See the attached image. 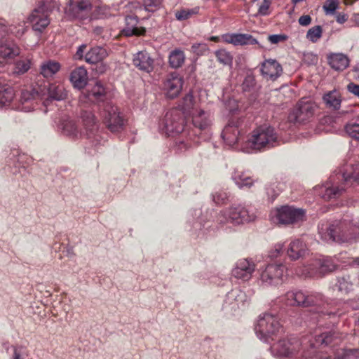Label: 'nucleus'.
<instances>
[{
	"label": "nucleus",
	"mask_w": 359,
	"mask_h": 359,
	"mask_svg": "<svg viewBox=\"0 0 359 359\" xmlns=\"http://www.w3.org/2000/svg\"><path fill=\"white\" fill-rule=\"evenodd\" d=\"M13 359H33L29 350L25 346H16L13 348Z\"/></svg>",
	"instance_id": "46"
},
{
	"label": "nucleus",
	"mask_w": 359,
	"mask_h": 359,
	"mask_svg": "<svg viewBox=\"0 0 359 359\" xmlns=\"http://www.w3.org/2000/svg\"><path fill=\"white\" fill-rule=\"evenodd\" d=\"M344 131L348 136L359 141V123L351 121L344 126Z\"/></svg>",
	"instance_id": "42"
},
{
	"label": "nucleus",
	"mask_w": 359,
	"mask_h": 359,
	"mask_svg": "<svg viewBox=\"0 0 359 359\" xmlns=\"http://www.w3.org/2000/svg\"><path fill=\"white\" fill-rule=\"evenodd\" d=\"M104 95V88L100 82H97L92 90L87 93V97L90 100H101Z\"/></svg>",
	"instance_id": "40"
},
{
	"label": "nucleus",
	"mask_w": 359,
	"mask_h": 359,
	"mask_svg": "<svg viewBox=\"0 0 359 359\" xmlns=\"http://www.w3.org/2000/svg\"><path fill=\"white\" fill-rule=\"evenodd\" d=\"M184 117L181 110L172 109L166 112L163 118L159 123L161 133L170 136L183 131Z\"/></svg>",
	"instance_id": "9"
},
{
	"label": "nucleus",
	"mask_w": 359,
	"mask_h": 359,
	"mask_svg": "<svg viewBox=\"0 0 359 359\" xmlns=\"http://www.w3.org/2000/svg\"><path fill=\"white\" fill-rule=\"evenodd\" d=\"M258 44L257 40L248 34H236L235 46Z\"/></svg>",
	"instance_id": "44"
},
{
	"label": "nucleus",
	"mask_w": 359,
	"mask_h": 359,
	"mask_svg": "<svg viewBox=\"0 0 359 359\" xmlns=\"http://www.w3.org/2000/svg\"><path fill=\"white\" fill-rule=\"evenodd\" d=\"M145 28L138 26V20L136 16H128L126 18V27L122 30V34L126 36L144 35Z\"/></svg>",
	"instance_id": "25"
},
{
	"label": "nucleus",
	"mask_w": 359,
	"mask_h": 359,
	"mask_svg": "<svg viewBox=\"0 0 359 359\" xmlns=\"http://www.w3.org/2000/svg\"><path fill=\"white\" fill-rule=\"evenodd\" d=\"M339 7L338 0H326L323 6V8L326 15L334 14Z\"/></svg>",
	"instance_id": "50"
},
{
	"label": "nucleus",
	"mask_w": 359,
	"mask_h": 359,
	"mask_svg": "<svg viewBox=\"0 0 359 359\" xmlns=\"http://www.w3.org/2000/svg\"><path fill=\"white\" fill-rule=\"evenodd\" d=\"M25 22L24 20L19 22L18 26L15 25H12L9 27V31L14 33L15 34V36H21L26 31V27H25Z\"/></svg>",
	"instance_id": "51"
},
{
	"label": "nucleus",
	"mask_w": 359,
	"mask_h": 359,
	"mask_svg": "<svg viewBox=\"0 0 359 359\" xmlns=\"http://www.w3.org/2000/svg\"><path fill=\"white\" fill-rule=\"evenodd\" d=\"M320 238L326 242L339 244H352L359 238V226L353 221H336L318 226Z\"/></svg>",
	"instance_id": "2"
},
{
	"label": "nucleus",
	"mask_w": 359,
	"mask_h": 359,
	"mask_svg": "<svg viewBox=\"0 0 359 359\" xmlns=\"http://www.w3.org/2000/svg\"><path fill=\"white\" fill-rule=\"evenodd\" d=\"M347 90L354 95L359 97V85L354 83H350L347 86Z\"/></svg>",
	"instance_id": "59"
},
{
	"label": "nucleus",
	"mask_w": 359,
	"mask_h": 359,
	"mask_svg": "<svg viewBox=\"0 0 359 359\" xmlns=\"http://www.w3.org/2000/svg\"><path fill=\"white\" fill-rule=\"evenodd\" d=\"M287 36L285 34H272L269 35L268 37V40L272 44H277L280 42H283L286 41Z\"/></svg>",
	"instance_id": "55"
},
{
	"label": "nucleus",
	"mask_w": 359,
	"mask_h": 359,
	"mask_svg": "<svg viewBox=\"0 0 359 359\" xmlns=\"http://www.w3.org/2000/svg\"><path fill=\"white\" fill-rule=\"evenodd\" d=\"M285 272L286 268L283 264H269L260 272L259 284L265 286L277 285L283 281Z\"/></svg>",
	"instance_id": "12"
},
{
	"label": "nucleus",
	"mask_w": 359,
	"mask_h": 359,
	"mask_svg": "<svg viewBox=\"0 0 359 359\" xmlns=\"http://www.w3.org/2000/svg\"><path fill=\"white\" fill-rule=\"evenodd\" d=\"M185 55L180 49H175L170 53L169 64L171 67L177 69L180 67L184 62Z\"/></svg>",
	"instance_id": "37"
},
{
	"label": "nucleus",
	"mask_w": 359,
	"mask_h": 359,
	"mask_svg": "<svg viewBox=\"0 0 359 359\" xmlns=\"http://www.w3.org/2000/svg\"><path fill=\"white\" fill-rule=\"evenodd\" d=\"M20 53V48L13 42H7L0 46V60L3 63L6 60H11L18 56Z\"/></svg>",
	"instance_id": "29"
},
{
	"label": "nucleus",
	"mask_w": 359,
	"mask_h": 359,
	"mask_svg": "<svg viewBox=\"0 0 359 359\" xmlns=\"http://www.w3.org/2000/svg\"><path fill=\"white\" fill-rule=\"evenodd\" d=\"M306 251V244L300 239H295L290 243L287 255L290 259L296 260L304 256Z\"/></svg>",
	"instance_id": "27"
},
{
	"label": "nucleus",
	"mask_w": 359,
	"mask_h": 359,
	"mask_svg": "<svg viewBox=\"0 0 359 359\" xmlns=\"http://www.w3.org/2000/svg\"><path fill=\"white\" fill-rule=\"evenodd\" d=\"M242 123V119L233 118L226 125L222 133V137L226 145L233 147L238 143L245 133Z\"/></svg>",
	"instance_id": "14"
},
{
	"label": "nucleus",
	"mask_w": 359,
	"mask_h": 359,
	"mask_svg": "<svg viewBox=\"0 0 359 359\" xmlns=\"http://www.w3.org/2000/svg\"><path fill=\"white\" fill-rule=\"evenodd\" d=\"M353 72L355 73V79H359V63L353 67Z\"/></svg>",
	"instance_id": "64"
},
{
	"label": "nucleus",
	"mask_w": 359,
	"mask_h": 359,
	"mask_svg": "<svg viewBox=\"0 0 359 359\" xmlns=\"http://www.w3.org/2000/svg\"><path fill=\"white\" fill-rule=\"evenodd\" d=\"M208 50V46L204 43H194L191 46V51L198 55L205 54Z\"/></svg>",
	"instance_id": "52"
},
{
	"label": "nucleus",
	"mask_w": 359,
	"mask_h": 359,
	"mask_svg": "<svg viewBox=\"0 0 359 359\" xmlns=\"http://www.w3.org/2000/svg\"><path fill=\"white\" fill-rule=\"evenodd\" d=\"M315 109L316 105L313 102L301 100L289 114L288 119L291 122L304 123L313 118Z\"/></svg>",
	"instance_id": "15"
},
{
	"label": "nucleus",
	"mask_w": 359,
	"mask_h": 359,
	"mask_svg": "<svg viewBox=\"0 0 359 359\" xmlns=\"http://www.w3.org/2000/svg\"><path fill=\"white\" fill-rule=\"evenodd\" d=\"M236 34H228L223 36L225 42L232 43L235 46Z\"/></svg>",
	"instance_id": "60"
},
{
	"label": "nucleus",
	"mask_w": 359,
	"mask_h": 359,
	"mask_svg": "<svg viewBox=\"0 0 359 359\" xmlns=\"http://www.w3.org/2000/svg\"><path fill=\"white\" fill-rule=\"evenodd\" d=\"M6 27L3 23L0 22V37L6 32Z\"/></svg>",
	"instance_id": "63"
},
{
	"label": "nucleus",
	"mask_w": 359,
	"mask_h": 359,
	"mask_svg": "<svg viewBox=\"0 0 359 359\" xmlns=\"http://www.w3.org/2000/svg\"><path fill=\"white\" fill-rule=\"evenodd\" d=\"M191 116L194 126L200 130H208L212 125V118L208 111L198 109L193 111Z\"/></svg>",
	"instance_id": "24"
},
{
	"label": "nucleus",
	"mask_w": 359,
	"mask_h": 359,
	"mask_svg": "<svg viewBox=\"0 0 359 359\" xmlns=\"http://www.w3.org/2000/svg\"><path fill=\"white\" fill-rule=\"evenodd\" d=\"M323 35V28L320 25H316L310 28L306 33V39L312 43H316Z\"/></svg>",
	"instance_id": "45"
},
{
	"label": "nucleus",
	"mask_w": 359,
	"mask_h": 359,
	"mask_svg": "<svg viewBox=\"0 0 359 359\" xmlns=\"http://www.w3.org/2000/svg\"><path fill=\"white\" fill-rule=\"evenodd\" d=\"M60 68L58 62L54 61H46L41 65V74L44 77H50L57 73Z\"/></svg>",
	"instance_id": "38"
},
{
	"label": "nucleus",
	"mask_w": 359,
	"mask_h": 359,
	"mask_svg": "<svg viewBox=\"0 0 359 359\" xmlns=\"http://www.w3.org/2000/svg\"><path fill=\"white\" fill-rule=\"evenodd\" d=\"M348 20V15L344 13H338L336 16V20L339 24H343Z\"/></svg>",
	"instance_id": "61"
},
{
	"label": "nucleus",
	"mask_w": 359,
	"mask_h": 359,
	"mask_svg": "<svg viewBox=\"0 0 359 359\" xmlns=\"http://www.w3.org/2000/svg\"><path fill=\"white\" fill-rule=\"evenodd\" d=\"M266 192L271 201H273L279 194V189H277L276 184H271L266 187Z\"/></svg>",
	"instance_id": "53"
},
{
	"label": "nucleus",
	"mask_w": 359,
	"mask_h": 359,
	"mask_svg": "<svg viewBox=\"0 0 359 359\" xmlns=\"http://www.w3.org/2000/svg\"><path fill=\"white\" fill-rule=\"evenodd\" d=\"M228 198V194L224 191H217L212 194V200L217 204L224 203Z\"/></svg>",
	"instance_id": "54"
},
{
	"label": "nucleus",
	"mask_w": 359,
	"mask_h": 359,
	"mask_svg": "<svg viewBox=\"0 0 359 359\" xmlns=\"http://www.w3.org/2000/svg\"><path fill=\"white\" fill-rule=\"evenodd\" d=\"M328 305L327 300L319 292H307L306 294V307L317 306L320 308Z\"/></svg>",
	"instance_id": "35"
},
{
	"label": "nucleus",
	"mask_w": 359,
	"mask_h": 359,
	"mask_svg": "<svg viewBox=\"0 0 359 359\" xmlns=\"http://www.w3.org/2000/svg\"><path fill=\"white\" fill-rule=\"evenodd\" d=\"M255 267L256 265L252 259H240L232 269V276L237 279L247 281L251 278Z\"/></svg>",
	"instance_id": "18"
},
{
	"label": "nucleus",
	"mask_w": 359,
	"mask_h": 359,
	"mask_svg": "<svg viewBox=\"0 0 359 359\" xmlns=\"http://www.w3.org/2000/svg\"><path fill=\"white\" fill-rule=\"evenodd\" d=\"M278 318L275 315L265 313L259 315L255 327L257 337L262 341L269 343L273 336L280 330Z\"/></svg>",
	"instance_id": "8"
},
{
	"label": "nucleus",
	"mask_w": 359,
	"mask_h": 359,
	"mask_svg": "<svg viewBox=\"0 0 359 359\" xmlns=\"http://www.w3.org/2000/svg\"><path fill=\"white\" fill-rule=\"evenodd\" d=\"M312 19L310 15H304L301 16L298 22L302 26H308L311 23Z\"/></svg>",
	"instance_id": "57"
},
{
	"label": "nucleus",
	"mask_w": 359,
	"mask_h": 359,
	"mask_svg": "<svg viewBox=\"0 0 359 359\" xmlns=\"http://www.w3.org/2000/svg\"><path fill=\"white\" fill-rule=\"evenodd\" d=\"M215 55L217 61L223 65L231 66L233 63V56L231 54L224 50L220 49L215 51Z\"/></svg>",
	"instance_id": "41"
},
{
	"label": "nucleus",
	"mask_w": 359,
	"mask_h": 359,
	"mask_svg": "<svg viewBox=\"0 0 359 359\" xmlns=\"http://www.w3.org/2000/svg\"><path fill=\"white\" fill-rule=\"evenodd\" d=\"M306 292L293 290L280 297V301L287 306L306 307Z\"/></svg>",
	"instance_id": "23"
},
{
	"label": "nucleus",
	"mask_w": 359,
	"mask_h": 359,
	"mask_svg": "<svg viewBox=\"0 0 359 359\" xmlns=\"http://www.w3.org/2000/svg\"><path fill=\"white\" fill-rule=\"evenodd\" d=\"M246 300L247 296L243 291L238 288L233 289L226 296L224 309L226 311H236L244 306Z\"/></svg>",
	"instance_id": "19"
},
{
	"label": "nucleus",
	"mask_w": 359,
	"mask_h": 359,
	"mask_svg": "<svg viewBox=\"0 0 359 359\" xmlns=\"http://www.w3.org/2000/svg\"><path fill=\"white\" fill-rule=\"evenodd\" d=\"M336 285L338 290L344 294H348L352 290L353 287L352 283L349 280V276L338 278Z\"/></svg>",
	"instance_id": "47"
},
{
	"label": "nucleus",
	"mask_w": 359,
	"mask_h": 359,
	"mask_svg": "<svg viewBox=\"0 0 359 359\" xmlns=\"http://www.w3.org/2000/svg\"><path fill=\"white\" fill-rule=\"evenodd\" d=\"M133 63L140 71L150 73L154 70V60L146 50H141L134 54Z\"/></svg>",
	"instance_id": "22"
},
{
	"label": "nucleus",
	"mask_w": 359,
	"mask_h": 359,
	"mask_svg": "<svg viewBox=\"0 0 359 359\" xmlns=\"http://www.w3.org/2000/svg\"><path fill=\"white\" fill-rule=\"evenodd\" d=\"M232 179L240 189L250 188L256 182L249 173L238 170L234 172Z\"/></svg>",
	"instance_id": "31"
},
{
	"label": "nucleus",
	"mask_w": 359,
	"mask_h": 359,
	"mask_svg": "<svg viewBox=\"0 0 359 359\" xmlns=\"http://www.w3.org/2000/svg\"><path fill=\"white\" fill-rule=\"evenodd\" d=\"M256 211L250 206L244 204H233L220 211L217 221L220 224L230 223L239 226L255 221Z\"/></svg>",
	"instance_id": "5"
},
{
	"label": "nucleus",
	"mask_w": 359,
	"mask_h": 359,
	"mask_svg": "<svg viewBox=\"0 0 359 359\" xmlns=\"http://www.w3.org/2000/svg\"><path fill=\"white\" fill-rule=\"evenodd\" d=\"M280 142L274 128L263 125L252 131L241 144V149L245 153L257 152L278 146Z\"/></svg>",
	"instance_id": "3"
},
{
	"label": "nucleus",
	"mask_w": 359,
	"mask_h": 359,
	"mask_svg": "<svg viewBox=\"0 0 359 359\" xmlns=\"http://www.w3.org/2000/svg\"><path fill=\"white\" fill-rule=\"evenodd\" d=\"M337 267L335 259L321 256L313 259L306 266L297 267L295 274L302 278H318L325 273L332 272Z\"/></svg>",
	"instance_id": "6"
},
{
	"label": "nucleus",
	"mask_w": 359,
	"mask_h": 359,
	"mask_svg": "<svg viewBox=\"0 0 359 359\" xmlns=\"http://www.w3.org/2000/svg\"><path fill=\"white\" fill-rule=\"evenodd\" d=\"M82 118L86 130L85 134L79 132L75 123L72 120H65L62 122V133L72 139L86 135L88 139H95L96 141H98V136L96 135L97 126L94 114L90 111H85L82 114Z\"/></svg>",
	"instance_id": "7"
},
{
	"label": "nucleus",
	"mask_w": 359,
	"mask_h": 359,
	"mask_svg": "<svg viewBox=\"0 0 359 359\" xmlns=\"http://www.w3.org/2000/svg\"><path fill=\"white\" fill-rule=\"evenodd\" d=\"M199 8L198 7L194 8H182L176 11L175 18L177 20H185L191 18L192 15L198 13Z\"/></svg>",
	"instance_id": "48"
},
{
	"label": "nucleus",
	"mask_w": 359,
	"mask_h": 359,
	"mask_svg": "<svg viewBox=\"0 0 359 359\" xmlns=\"http://www.w3.org/2000/svg\"><path fill=\"white\" fill-rule=\"evenodd\" d=\"M304 217V210L285 205L276 210L273 221L281 224H293L303 221Z\"/></svg>",
	"instance_id": "13"
},
{
	"label": "nucleus",
	"mask_w": 359,
	"mask_h": 359,
	"mask_svg": "<svg viewBox=\"0 0 359 359\" xmlns=\"http://www.w3.org/2000/svg\"><path fill=\"white\" fill-rule=\"evenodd\" d=\"M323 101L326 106L334 110L339 109L341 103V96L339 91L334 90L323 95Z\"/></svg>",
	"instance_id": "33"
},
{
	"label": "nucleus",
	"mask_w": 359,
	"mask_h": 359,
	"mask_svg": "<svg viewBox=\"0 0 359 359\" xmlns=\"http://www.w3.org/2000/svg\"><path fill=\"white\" fill-rule=\"evenodd\" d=\"M181 107L183 114H189L191 115L192 112L197 109L195 108V100L191 93H189L183 97Z\"/></svg>",
	"instance_id": "39"
},
{
	"label": "nucleus",
	"mask_w": 359,
	"mask_h": 359,
	"mask_svg": "<svg viewBox=\"0 0 359 359\" xmlns=\"http://www.w3.org/2000/svg\"><path fill=\"white\" fill-rule=\"evenodd\" d=\"M255 81L254 77L252 76H248L243 81V88L245 90H250V88L255 85Z\"/></svg>",
	"instance_id": "56"
},
{
	"label": "nucleus",
	"mask_w": 359,
	"mask_h": 359,
	"mask_svg": "<svg viewBox=\"0 0 359 359\" xmlns=\"http://www.w3.org/2000/svg\"><path fill=\"white\" fill-rule=\"evenodd\" d=\"M254 4L258 8L257 15L264 16L269 14V9L271 4L269 0H255Z\"/></svg>",
	"instance_id": "49"
},
{
	"label": "nucleus",
	"mask_w": 359,
	"mask_h": 359,
	"mask_svg": "<svg viewBox=\"0 0 359 359\" xmlns=\"http://www.w3.org/2000/svg\"><path fill=\"white\" fill-rule=\"evenodd\" d=\"M69 79L75 88H83L88 83L87 70L83 67L74 69L71 72Z\"/></svg>",
	"instance_id": "26"
},
{
	"label": "nucleus",
	"mask_w": 359,
	"mask_h": 359,
	"mask_svg": "<svg viewBox=\"0 0 359 359\" xmlns=\"http://www.w3.org/2000/svg\"><path fill=\"white\" fill-rule=\"evenodd\" d=\"M32 60L28 57H21L19 60L15 61L12 74L14 75L24 74L29 71L31 67Z\"/></svg>",
	"instance_id": "34"
},
{
	"label": "nucleus",
	"mask_w": 359,
	"mask_h": 359,
	"mask_svg": "<svg viewBox=\"0 0 359 359\" xmlns=\"http://www.w3.org/2000/svg\"><path fill=\"white\" fill-rule=\"evenodd\" d=\"M14 89L8 84L2 83L0 81V104H9L14 98Z\"/></svg>",
	"instance_id": "36"
},
{
	"label": "nucleus",
	"mask_w": 359,
	"mask_h": 359,
	"mask_svg": "<svg viewBox=\"0 0 359 359\" xmlns=\"http://www.w3.org/2000/svg\"><path fill=\"white\" fill-rule=\"evenodd\" d=\"M183 79L177 73H171L167 76L163 83V90L167 97L175 98L182 89Z\"/></svg>",
	"instance_id": "20"
},
{
	"label": "nucleus",
	"mask_w": 359,
	"mask_h": 359,
	"mask_svg": "<svg viewBox=\"0 0 359 359\" xmlns=\"http://www.w3.org/2000/svg\"><path fill=\"white\" fill-rule=\"evenodd\" d=\"M108 55L107 51L105 48L96 46L92 48L86 54V61L90 64H96L104 60Z\"/></svg>",
	"instance_id": "32"
},
{
	"label": "nucleus",
	"mask_w": 359,
	"mask_h": 359,
	"mask_svg": "<svg viewBox=\"0 0 359 359\" xmlns=\"http://www.w3.org/2000/svg\"><path fill=\"white\" fill-rule=\"evenodd\" d=\"M101 116L104 124L111 132H118L123 128L124 119L118 108L111 102H107L103 104Z\"/></svg>",
	"instance_id": "11"
},
{
	"label": "nucleus",
	"mask_w": 359,
	"mask_h": 359,
	"mask_svg": "<svg viewBox=\"0 0 359 359\" xmlns=\"http://www.w3.org/2000/svg\"><path fill=\"white\" fill-rule=\"evenodd\" d=\"M49 14L50 10L44 3H42L33 10L27 20L34 31L41 33L50 24Z\"/></svg>",
	"instance_id": "16"
},
{
	"label": "nucleus",
	"mask_w": 359,
	"mask_h": 359,
	"mask_svg": "<svg viewBox=\"0 0 359 359\" xmlns=\"http://www.w3.org/2000/svg\"><path fill=\"white\" fill-rule=\"evenodd\" d=\"M144 10L147 12L154 13L163 6L164 0H141Z\"/></svg>",
	"instance_id": "43"
},
{
	"label": "nucleus",
	"mask_w": 359,
	"mask_h": 359,
	"mask_svg": "<svg viewBox=\"0 0 359 359\" xmlns=\"http://www.w3.org/2000/svg\"><path fill=\"white\" fill-rule=\"evenodd\" d=\"M262 75L266 79L276 80L283 72L280 63L274 59L265 60L261 65Z\"/></svg>",
	"instance_id": "21"
},
{
	"label": "nucleus",
	"mask_w": 359,
	"mask_h": 359,
	"mask_svg": "<svg viewBox=\"0 0 359 359\" xmlns=\"http://www.w3.org/2000/svg\"><path fill=\"white\" fill-rule=\"evenodd\" d=\"M45 88L39 86H29L22 90L18 109L20 111L29 112L37 105L38 100L43 98Z\"/></svg>",
	"instance_id": "10"
},
{
	"label": "nucleus",
	"mask_w": 359,
	"mask_h": 359,
	"mask_svg": "<svg viewBox=\"0 0 359 359\" xmlns=\"http://www.w3.org/2000/svg\"><path fill=\"white\" fill-rule=\"evenodd\" d=\"M354 182L359 183V165H346L340 172L330 177L323 198L325 200L336 198Z\"/></svg>",
	"instance_id": "4"
},
{
	"label": "nucleus",
	"mask_w": 359,
	"mask_h": 359,
	"mask_svg": "<svg viewBox=\"0 0 359 359\" xmlns=\"http://www.w3.org/2000/svg\"><path fill=\"white\" fill-rule=\"evenodd\" d=\"M283 245L282 244H277L275 245L274 249L270 252L269 256L272 258L277 257L283 251Z\"/></svg>",
	"instance_id": "58"
},
{
	"label": "nucleus",
	"mask_w": 359,
	"mask_h": 359,
	"mask_svg": "<svg viewBox=\"0 0 359 359\" xmlns=\"http://www.w3.org/2000/svg\"><path fill=\"white\" fill-rule=\"evenodd\" d=\"M91 8L88 0H71L65 8V13L70 18L83 20L89 17Z\"/></svg>",
	"instance_id": "17"
},
{
	"label": "nucleus",
	"mask_w": 359,
	"mask_h": 359,
	"mask_svg": "<svg viewBox=\"0 0 359 359\" xmlns=\"http://www.w3.org/2000/svg\"><path fill=\"white\" fill-rule=\"evenodd\" d=\"M341 341L334 331H316L314 339L310 337H289L274 343L270 351L275 357L290 359H359V349H349L341 358H333L323 352V347L335 346Z\"/></svg>",
	"instance_id": "1"
},
{
	"label": "nucleus",
	"mask_w": 359,
	"mask_h": 359,
	"mask_svg": "<svg viewBox=\"0 0 359 359\" xmlns=\"http://www.w3.org/2000/svg\"><path fill=\"white\" fill-rule=\"evenodd\" d=\"M328 63L330 67L337 71H343L349 65V59L343 53H332L328 57Z\"/></svg>",
	"instance_id": "28"
},
{
	"label": "nucleus",
	"mask_w": 359,
	"mask_h": 359,
	"mask_svg": "<svg viewBox=\"0 0 359 359\" xmlns=\"http://www.w3.org/2000/svg\"><path fill=\"white\" fill-rule=\"evenodd\" d=\"M86 48V46L84 44L80 46L78 48V50L76 51V56L79 57H81L83 56V54L85 51Z\"/></svg>",
	"instance_id": "62"
},
{
	"label": "nucleus",
	"mask_w": 359,
	"mask_h": 359,
	"mask_svg": "<svg viewBox=\"0 0 359 359\" xmlns=\"http://www.w3.org/2000/svg\"><path fill=\"white\" fill-rule=\"evenodd\" d=\"M45 88V94L47 93L48 97L50 99L55 100H62L67 97V91L62 84L51 83L48 85V87Z\"/></svg>",
	"instance_id": "30"
}]
</instances>
